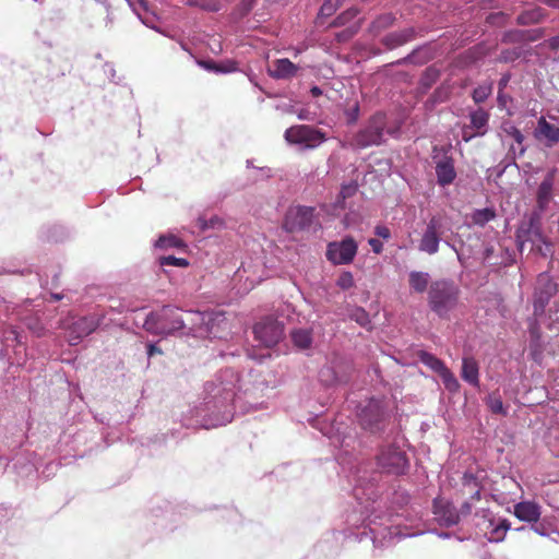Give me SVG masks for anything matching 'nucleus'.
<instances>
[{
  "instance_id": "obj_1",
  "label": "nucleus",
  "mask_w": 559,
  "mask_h": 559,
  "mask_svg": "<svg viewBox=\"0 0 559 559\" xmlns=\"http://www.w3.org/2000/svg\"><path fill=\"white\" fill-rule=\"evenodd\" d=\"M377 466L379 471L370 469L368 463H359L348 476L353 485V496L356 506L346 514V526L340 532L331 533L323 544L343 536L344 539L364 542L370 539L374 549H384L402 538L417 536L414 532H404L400 523L393 520L381 509L379 498L378 481L381 474L400 476L404 475L409 467L406 453L395 444L382 447L377 455Z\"/></svg>"
},
{
  "instance_id": "obj_2",
  "label": "nucleus",
  "mask_w": 559,
  "mask_h": 559,
  "mask_svg": "<svg viewBox=\"0 0 559 559\" xmlns=\"http://www.w3.org/2000/svg\"><path fill=\"white\" fill-rule=\"evenodd\" d=\"M238 373L226 368L204 385V394L188 412L190 424L204 429L229 424L235 416Z\"/></svg>"
},
{
  "instance_id": "obj_3",
  "label": "nucleus",
  "mask_w": 559,
  "mask_h": 559,
  "mask_svg": "<svg viewBox=\"0 0 559 559\" xmlns=\"http://www.w3.org/2000/svg\"><path fill=\"white\" fill-rule=\"evenodd\" d=\"M459 299L460 288L453 281L440 278L430 283L428 307L440 319H450L459 305Z\"/></svg>"
},
{
  "instance_id": "obj_4",
  "label": "nucleus",
  "mask_w": 559,
  "mask_h": 559,
  "mask_svg": "<svg viewBox=\"0 0 559 559\" xmlns=\"http://www.w3.org/2000/svg\"><path fill=\"white\" fill-rule=\"evenodd\" d=\"M144 329L155 335H169L186 329V320L179 310L173 306H164L162 309L146 316Z\"/></svg>"
},
{
  "instance_id": "obj_5",
  "label": "nucleus",
  "mask_w": 559,
  "mask_h": 559,
  "mask_svg": "<svg viewBox=\"0 0 559 559\" xmlns=\"http://www.w3.org/2000/svg\"><path fill=\"white\" fill-rule=\"evenodd\" d=\"M284 138L289 144L296 145L300 150H313L326 140L324 132L307 124L288 128L285 131Z\"/></svg>"
},
{
  "instance_id": "obj_6",
  "label": "nucleus",
  "mask_w": 559,
  "mask_h": 559,
  "mask_svg": "<svg viewBox=\"0 0 559 559\" xmlns=\"http://www.w3.org/2000/svg\"><path fill=\"white\" fill-rule=\"evenodd\" d=\"M385 116L376 114L368 123L354 138L355 145L365 148L372 145H380L384 141Z\"/></svg>"
},
{
  "instance_id": "obj_7",
  "label": "nucleus",
  "mask_w": 559,
  "mask_h": 559,
  "mask_svg": "<svg viewBox=\"0 0 559 559\" xmlns=\"http://www.w3.org/2000/svg\"><path fill=\"white\" fill-rule=\"evenodd\" d=\"M445 228L442 217L433 215L429 218L421 233L417 249L420 252L433 255L439 251L440 242L443 239Z\"/></svg>"
},
{
  "instance_id": "obj_8",
  "label": "nucleus",
  "mask_w": 559,
  "mask_h": 559,
  "mask_svg": "<svg viewBox=\"0 0 559 559\" xmlns=\"http://www.w3.org/2000/svg\"><path fill=\"white\" fill-rule=\"evenodd\" d=\"M358 250L357 241L346 236L340 241H331L326 246V259L334 265H346L354 261Z\"/></svg>"
},
{
  "instance_id": "obj_9",
  "label": "nucleus",
  "mask_w": 559,
  "mask_h": 559,
  "mask_svg": "<svg viewBox=\"0 0 559 559\" xmlns=\"http://www.w3.org/2000/svg\"><path fill=\"white\" fill-rule=\"evenodd\" d=\"M358 418L364 429L372 433L384 429L386 413L381 401L371 399L359 412Z\"/></svg>"
},
{
  "instance_id": "obj_10",
  "label": "nucleus",
  "mask_w": 559,
  "mask_h": 559,
  "mask_svg": "<svg viewBox=\"0 0 559 559\" xmlns=\"http://www.w3.org/2000/svg\"><path fill=\"white\" fill-rule=\"evenodd\" d=\"M417 357L421 364L440 376L444 388L449 392H459L461 388L459 380L441 359L426 350H419Z\"/></svg>"
},
{
  "instance_id": "obj_11",
  "label": "nucleus",
  "mask_w": 559,
  "mask_h": 559,
  "mask_svg": "<svg viewBox=\"0 0 559 559\" xmlns=\"http://www.w3.org/2000/svg\"><path fill=\"white\" fill-rule=\"evenodd\" d=\"M284 328L275 319L265 318L259 321L253 328V334L255 340L265 347H272L276 345L283 337Z\"/></svg>"
},
{
  "instance_id": "obj_12",
  "label": "nucleus",
  "mask_w": 559,
  "mask_h": 559,
  "mask_svg": "<svg viewBox=\"0 0 559 559\" xmlns=\"http://www.w3.org/2000/svg\"><path fill=\"white\" fill-rule=\"evenodd\" d=\"M314 218V207L298 205L290 207L284 218V228L289 231L308 229Z\"/></svg>"
},
{
  "instance_id": "obj_13",
  "label": "nucleus",
  "mask_w": 559,
  "mask_h": 559,
  "mask_svg": "<svg viewBox=\"0 0 559 559\" xmlns=\"http://www.w3.org/2000/svg\"><path fill=\"white\" fill-rule=\"evenodd\" d=\"M557 293V284L547 273L537 277V285L534 293V314L539 317L544 313L551 297Z\"/></svg>"
},
{
  "instance_id": "obj_14",
  "label": "nucleus",
  "mask_w": 559,
  "mask_h": 559,
  "mask_svg": "<svg viewBox=\"0 0 559 559\" xmlns=\"http://www.w3.org/2000/svg\"><path fill=\"white\" fill-rule=\"evenodd\" d=\"M515 238L520 251L523 250L526 242H531L534 246L537 245V242L546 243L540 229L539 219L536 215H532L528 219L521 223L516 229Z\"/></svg>"
},
{
  "instance_id": "obj_15",
  "label": "nucleus",
  "mask_w": 559,
  "mask_h": 559,
  "mask_svg": "<svg viewBox=\"0 0 559 559\" xmlns=\"http://www.w3.org/2000/svg\"><path fill=\"white\" fill-rule=\"evenodd\" d=\"M99 323V318L94 314L73 319L68 328V341L70 345H76L82 338L88 336L98 328Z\"/></svg>"
},
{
  "instance_id": "obj_16",
  "label": "nucleus",
  "mask_w": 559,
  "mask_h": 559,
  "mask_svg": "<svg viewBox=\"0 0 559 559\" xmlns=\"http://www.w3.org/2000/svg\"><path fill=\"white\" fill-rule=\"evenodd\" d=\"M489 114L483 108H478L469 114V124L462 129V138L465 142L475 136H483L488 131Z\"/></svg>"
},
{
  "instance_id": "obj_17",
  "label": "nucleus",
  "mask_w": 559,
  "mask_h": 559,
  "mask_svg": "<svg viewBox=\"0 0 559 559\" xmlns=\"http://www.w3.org/2000/svg\"><path fill=\"white\" fill-rule=\"evenodd\" d=\"M433 514L435 520L441 526L451 527L460 521V513L455 508L450 502L440 498L433 500Z\"/></svg>"
},
{
  "instance_id": "obj_18",
  "label": "nucleus",
  "mask_w": 559,
  "mask_h": 559,
  "mask_svg": "<svg viewBox=\"0 0 559 559\" xmlns=\"http://www.w3.org/2000/svg\"><path fill=\"white\" fill-rule=\"evenodd\" d=\"M437 182L441 187L451 185L456 178L454 159L452 156L444 154L436 160Z\"/></svg>"
},
{
  "instance_id": "obj_19",
  "label": "nucleus",
  "mask_w": 559,
  "mask_h": 559,
  "mask_svg": "<svg viewBox=\"0 0 559 559\" xmlns=\"http://www.w3.org/2000/svg\"><path fill=\"white\" fill-rule=\"evenodd\" d=\"M212 319L211 316L206 314V311H190L188 312L186 320V329L188 333L197 337L209 336L211 330L205 328L204 322H209Z\"/></svg>"
},
{
  "instance_id": "obj_20",
  "label": "nucleus",
  "mask_w": 559,
  "mask_h": 559,
  "mask_svg": "<svg viewBox=\"0 0 559 559\" xmlns=\"http://www.w3.org/2000/svg\"><path fill=\"white\" fill-rule=\"evenodd\" d=\"M337 368L334 364L321 368L319 372L320 381L326 386L347 383L349 380V366L346 365L342 371L337 370Z\"/></svg>"
},
{
  "instance_id": "obj_21",
  "label": "nucleus",
  "mask_w": 559,
  "mask_h": 559,
  "mask_svg": "<svg viewBox=\"0 0 559 559\" xmlns=\"http://www.w3.org/2000/svg\"><path fill=\"white\" fill-rule=\"evenodd\" d=\"M298 68L289 59L282 58L273 61L267 68V74L275 80H286L293 78Z\"/></svg>"
},
{
  "instance_id": "obj_22",
  "label": "nucleus",
  "mask_w": 559,
  "mask_h": 559,
  "mask_svg": "<svg viewBox=\"0 0 559 559\" xmlns=\"http://www.w3.org/2000/svg\"><path fill=\"white\" fill-rule=\"evenodd\" d=\"M43 316H44V313L39 314V312L37 311V312L27 314L22 318V321L24 322L26 328L37 337H41V336L46 335L48 332H50L51 330L62 326V325L53 326L50 323H45Z\"/></svg>"
},
{
  "instance_id": "obj_23",
  "label": "nucleus",
  "mask_w": 559,
  "mask_h": 559,
  "mask_svg": "<svg viewBox=\"0 0 559 559\" xmlns=\"http://www.w3.org/2000/svg\"><path fill=\"white\" fill-rule=\"evenodd\" d=\"M206 314L211 316L212 319L205 323V328L211 330L209 333V338H223L224 332L228 329L229 324L221 311H206Z\"/></svg>"
},
{
  "instance_id": "obj_24",
  "label": "nucleus",
  "mask_w": 559,
  "mask_h": 559,
  "mask_svg": "<svg viewBox=\"0 0 559 559\" xmlns=\"http://www.w3.org/2000/svg\"><path fill=\"white\" fill-rule=\"evenodd\" d=\"M535 136L539 140H546L547 145L552 146L559 142V128L542 117L537 122Z\"/></svg>"
},
{
  "instance_id": "obj_25",
  "label": "nucleus",
  "mask_w": 559,
  "mask_h": 559,
  "mask_svg": "<svg viewBox=\"0 0 559 559\" xmlns=\"http://www.w3.org/2000/svg\"><path fill=\"white\" fill-rule=\"evenodd\" d=\"M415 28L408 27L402 31L392 32L382 38V44L389 48L394 49L415 38Z\"/></svg>"
},
{
  "instance_id": "obj_26",
  "label": "nucleus",
  "mask_w": 559,
  "mask_h": 559,
  "mask_svg": "<svg viewBox=\"0 0 559 559\" xmlns=\"http://www.w3.org/2000/svg\"><path fill=\"white\" fill-rule=\"evenodd\" d=\"M461 377L468 384L475 388L479 386V366L475 358H463Z\"/></svg>"
},
{
  "instance_id": "obj_27",
  "label": "nucleus",
  "mask_w": 559,
  "mask_h": 559,
  "mask_svg": "<svg viewBox=\"0 0 559 559\" xmlns=\"http://www.w3.org/2000/svg\"><path fill=\"white\" fill-rule=\"evenodd\" d=\"M514 514L521 521L537 522L540 516V511L538 504L523 501L515 504Z\"/></svg>"
},
{
  "instance_id": "obj_28",
  "label": "nucleus",
  "mask_w": 559,
  "mask_h": 559,
  "mask_svg": "<svg viewBox=\"0 0 559 559\" xmlns=\"http://www.w3.org/2000/svg\"><path fill=\"white\" fill-rule=\"evenodd\" d=\"M2 344L7 349L13 347L15 355H17L20 353L17 348H22L25 344V336L17 328L10 325L3 331Z\"/></svg>"
},
{
  "instance_id": "obj_29",
  "label": "nucleus",
  "mask_w": 559,
  "mask_h": 559,
  "mask_svg": "<svg viewBox=\"0 0 559 559\" xmlns=\"http://www.w3.org/2000/svg\"><path fill=\"white\" fill-rule=\"evenodd\" d=\"M554 173H548L544 180L540 182L538 190H537V204L540 210L546 209L548 205L551 194H552V188H554Z\"/></svg>"
},
{
  "instance_id": "obj_30",
  "label": "nucleus",
  "mask_w": 559,
  "mask_h": 559,
  "mask_svg": "<svg viewBox=\"0 0 559 559\" xmlns=\"http://www.w3.org/2000/svg\"><path fill=\"white\" fill-rule=\"evenodd\" d=\"M430 275L428 272L411 271L408 274V284L413 292L423 294L429 289Z\"/></svg>"
},
{
  "instance_id": "obj_31",
  "label": "nucleus",
  "mask_w": 559,
  "mask_h": 559,
  "mask_svg": "<svg viewBox=\"0 0 559 559\" xmlns=\"http://www.w3.org/2000/svg\"><path fill=\"white\" fill-rule=\"evenodd\" d=\"M294 345L300 349H308L312 344V333L309 329H297L290 333Z\"/></svg>"
},
{
  "instance_id": "obj_32",
  "label": "nucleus",
  "mask_w": 559,
  "mask_h": 559,
  "mask_svg": "<svg viewBox=\"0 0 559 559\" xmlns=\"http://www.w3.org/2000/svg\"><path fill=\"white\" fill-rule=\"evenodd\" d=\"M545 16L544 10L540 8H533L520 13L516 22L520 25H531L539 23Z\"/></svg>"
},
{
  "instance_id": "obj_33",
  "label": "nucleus",
  "mask_w": 559,
  "mask_h": 559,
  "mask_svg": "<svg viewBox=\"0 0 559 559\" xmlns=\"http://www.w3.org/2000/svg\"><path fill=\"white\" fill-rule=\"evenodd\" d=\"M394 22L395 16L392 13L381 14L372 21V23L370 24V31L374 34H378L391 27L394 24Z\"/></svg>"
},
{
  "instance_id": "obj_34",
  "label": "nucleus",
  "mask_w": 559,
  "mask_h": 559,
  "mask_svg": "<svg viewBox=\"0 0 559 559\" xmlns=\"http://www.w3.org/2000/svg\"><path fill=\"white\" fill-rule=\"evenodd\" d=\"M495 217H496V212L493 209H490V207L475 210L471 215L473 224L480 226V227L485 226L488 222L492 221Z\"/></svg>"
},
{
  "instance_id": "obj_35",
  "label": "nucleus",
  "mask_w": 559,
  "mask_h": 559,
  "mask_svg": "<svg viewBox=\"0 0 559 559\" xmlns=\"http://www.w3.org/2000/svg\"><path fill=\"white\" fill-rule=\"evenodd\" d=\"M189 7H198L209 12H218L223 5L218 0H185Z\"/></svg>"
},
{
  "instance_id": "obj_36",
  "label": "nucleus",
  "mask_w": 559,
  "mask_h": 559,
  "mask_svg": "<svg viewBox=\"0 0 559 559\" xmlns=\"http://www.w3.org/2000/svg\"><path fill=\"white\" fill-rule=\"evenodd\" d=\"M486 405L493 414L506 416L508 414L507 408L503 405L501 396L497 393H491L486 399Z\"/></svg>"
},
{
  "instance_id": "obj_37",
  "label": "nucleus",
  "mask_w": 559,
  "mask_h": 559,
  "mask_svg": "<svg viewBox=\"0 0 559 559\" xmlns=\"http://www.w3.org/2000/svg\"><path fill=\"white\" fill-rule=\"evenodd\" d=\"M492 93V83L486 82L474 88L472 98L476 104L484 103Z\"/></svg>"
},
{
  "instance_id": "obj_38",
  "label": "nucleus",
  "mask_w": 559,
  "mask_h": 559,
  "mask_svg": "<svg viewBox=\"0 0 559 559\" xmlns=\"http://www.w3.org/2000/svg\"><path fill=\"white\" fill-rule=\"evenodd\" d=\"M155 247L159 249H168V248H182L185 247V243L181 239L174 235H164L160 236L155 241Z\"/></svg>"
},
{
  "instance_id": "obj_39",
  "label": "nucleus",
  "mask_w": 559,
  "mask_h": 559,
  "mask_svg": "<svg viewBox=\"0 0 559 559\" xmlns=\"http://www.w3.org/2000/svg\"><path fill=\"white\" fill-rule=\"evenodd\" d=\"M22 460H23L22 455H17L14 459V467L19 471L20 474L29 476V475H33L34 473H36L37 466H36V463L33 461V459H27L26 464H23Z\"/></svg>"
},
{
  "instance_id": "obj_40",
  "label": "nucleus",
  "mask_w": 559,
  "mask_h": 559,
  "mask_svg": "<svg viewBox=\"0 0 559 559\" xmlns=\"http://www.w3.org/2000/svg\"><path fill=\"white\" fill-rule=\"evenodd\" d=\"M323 435L326 436L333 444H338L340 447H348V437L344 436L343 432H341L340 428H336L334 431V426H332L328 431L322 430Z\"/></svg>"
},
{
  "instance_id": "obj_41",
  "label": "nucleus",
  "mask_w": 559,
  "mask_h": 559,
  "mask_svg": "<svg viewBox=\"0 0 559 559\" xmlns=\"http://www.w3.org/2000/svg\"><path fill=\"white\" fill-rule=\"evenodd\" d=\"M356 191H357V185L356 183L349 182V183L343 185L342 188H341V191L338 193V197H337V200H336V204L338 206L344 207L343 202L347 198L353 197L356 193Z\"/></svg>"
},
{
  "instance_id": "obj_42",
  "label": "nucleus",
  "mask_w": 559,
  "mask_h": 559,
  "mask_svg": "<svg viewBox=\"0 0 559 559\" xmlns=\"http://www.w3.org/2000/svg\"><path fill=\"white\" fill-rule=\"evenodd\" d=\"M343 0H325L320 8L319 17L331 16L342 4Z\"/></svg>"
},
{
  "instance_id": "obj_43",
  "label": "nucleus",
  "mask_w": 559,
  "mask_h": 559,
  "mask_svg": "<svg viewBox=\"0 0 559 559\" xmlns=\"http://www.w3.org/2000/svg\"><path fill=\"white\" fill-rule=\"evenodd\" d=\"M358 15V10L350 8L341 13L332 23L333 26H344Z\"/></svg>"
},
{
  "instance_id": "obj_44",
  "label": "nucleus",
  "mask_w": 559,
  "mask_h": 559,
  "mask_svg": "<svg viewBox=\"0 0 559 559\" xmlns=\"http://www.w3.org/2000/svg\"><path fill=\"white\" fill-rule=\"evenodd\" d=\"M159 264L162 266H178V267H186L188 266L189 262L183 258H177L175 255H164L159 258Z\"/></svg>"
},
{
  "instance_id": "obj_45",
  "label": "nucleus",
  "mask_w": 559,
  "mask_h": 559,
  "mask_svg": "<svg viewBox=\"0 0 559 559\" xmlns=\"http://www.w3.org/2000/svg\"><path fill=\"white\" fill-rule=\"evenodd\" d=\"M502 129H503V131L508 135L512 136L513 140L518 144H522L523 143L524 135L522 134V132L515 126H513L512 123L506 122V123H503Z\"/></svg>"
},
{
  "instance_id": "obj_46",
  "label": "nucleus",
  "mask_w": 559,
  "mask_h": 559,
  "mask_svg": "<svg viewBox=\"0 0 559 559\" xmlns=\"http://www.w3.org/2000/svg\"><path fill=\"white\" fill-rule=\"evenodd\" d=\"M336 285L344 290L352 288L354 286L353 274L348 271L341 273L336 281Z\"/></svg>"
},
{
  "instance_id": "obj_47",
  "label": "nucleus",
  "mask_w": 559,
  "mask_h": 559,
  "mask_svg": "<svg viewBox=\"0 0 559 559\" xmlns=\"http://www.w3.org/2000/svg\"><path fill=\"white\" fill-rule=\"evenodd\" d=\"M198 224L201 227V229H210V228H216L223 225V221L218 216H213L210 219H205L203 217H200L198 219Z\"/></svg>"
},
{
  "instance_id": "obj_48",
  "label": "nucleus",
  "mask_w": 559,
  "mask_h": 559,
  "mask_svg": "<svg viewBox=\"0 0 559 559\" xmlns=\"http://www.w3.org/2000/svg\"><path fill=\"white\" fill-rule=\"evenodd\" d=\"M438 75L439 71L437 69L428 68L421 78V84L426 87H429L432 83L436 82Z\"/></svg>"
},
{
  "instance_id": "obj_49",
  "label": "nucleus",
  "mask_w": 559,
  "mask_h": 559,
  "mask_svg": "<svg viewBox=\"0 0 559 559\" xmlns=\"http://www.w3.org/2000/svg\"><path fill=\"white\" fill-rule=\"evenodd\" d=\"M462 484L464 487L469 489L477 488L478 486H480L477 477L469 472L464 473L462 477Z\"/></svg>"
},
{
  "instance_id": "obj_50",
  "label": "nucleus",
  "mask_w": 559,
  "mask_h": 559,
  "mask_svg": "<svg viewBox=\"0 0 559 559\" xmlns=\"http://www.w3.org/2000/svg\"><path fill=\"white\" fill-rule=\"evenodd\" d=\"M353 319L361 326H366L370 322L368 313L361 308L355 310Z\"/></svg>"
},
{
  "instance_id": "obj_51",
  "label": "nucleus",
  "mask_w": 559,
  "mask_h": 559,
  "mask_svg": "<svg viewBox=\"0 0 559 559\" xmlns=\"http://www.w3.org/2000/svg\"><path fill=\"white\" fill-rule=\"evenodd\" d=\"M202 66L206 70L213 71V72H216V73H227V72H231V71L235 70V67H231V68H228V69H223L222 67H219L215 62H202Z\"/></svg>"
},
{
  "instance_id": "obj_52",
  "label": "nucleus",
  "mask_w": 559,
  "mask_h": 559,
  "mask_svg": "<svg viewBox=\"0 0 559 559\" xmlns=\"http://www.w3.org/2000/svg\"><path fill=\"white\" fill-rule=\"evenodd\" d=\"M509 525L506 520H502L492 531V533L496 535V539L499 540L502 538V536L508 531Z\"/></svg>"
},
{
  "instance_id": "obj_53",
  "label": "nucleus",
  "mask_w": 559,
  "mask_h": 559,
  "mask_svg": "<svg viewBox=\"0 0 559 559\" xmlns=\"http://www.w3.org/2000/svg\"><path fill=\"white\" fill-rule=\"evenodd\" d=\"M374 234H376L378 237H380V238H382V239H385V240H388V239L391 237V231H390V229H389L386 226H384V225H378V226H376V227H374Z\"/></svg>"
},
{
  "instance_id": "obj_54",
  "label": "nucleus",
  "mask_w": 559,
  "mask_h": 559,
  "mask_svg": "<svg viewBox=\"0 0 559 559\" xmlns=\"http://www.w3.org/2000/svg\"><path fill=\"white\" fill-rule=\"evenodd\" d=\"M371 250L376 254H380L383 251V242L377 238H370L368 240Z\"/></svg>"
},
{
  "instance_id": "obj_55",
  "label": "nucleus",
  "mask_w": 559,
  "mask_h": 559,
  "mask_svg": "<svg viewBox=\"0 0 559 559\" xmlns=\"http://www.w3.org/2000/svg\"><path fill=\"white\" fill-rule=\"evenodd\" d=\"M347 119L349 123L356 122L359 115V106L356 104L353 108H350L347 112Z\"/></svg>"
},
{
  "instance_id": "obj_56",
  "label": "nucleus",
  "mask_w": 559,
  "mask_h": 559,
  "mask_svg": "<svg viewBox=\"0 0 559 559\" xmlns=\"http://www.w3.org/2000/svg\"><path fill=\"white\" fill-rule=\"evenodd\" d=\"M133 10H134V12L138 14V16L140 17V20L142 21V23H143L144 25H146L147 27L153 28V29H155V31L159 32V31H158V28L153 24V17H150V16H143V15H141V13H139L135 9H133Z\"/></svg>"
},
{
  "instance_id": "obj_57",
  "label": "nucleus",
  "mask_w": 559,
  "mask_h": 559,
  "mask_svg": "<svg viewBox=\"0 0 559 559\" xmlns=\"http://www.w3.org/2000/svg\"><path fill=\"white\" fill-rule=\"evenodd\" d=\"M532 530L540 536H546L548 534V528L542 523L533 525Z\"/></svg>"
},
{
  "instance_id": "obj_58",
  "label": "nucleus",
  "mask_w": 559,
  "mask_h": 559,
  "mask_svg": "<svg viewBox=\"0 0 559 559\" xmlns=\"http://www.w3.org/2000/svg\"><path fill=\"white\" fill-rule=\"evenodd\" d=\"M146 354L148 358L153 357L155 354H162L160 348H158L155 344L150 343L146 346Z\"/></svg>"
},
{
  "instance_id": "obj_59",
  "label": "nucleus",
  "mask_w": 559,
  "mask_h": 559,
  "mask_svg": "<svg viewBox=\"0 0 559 559\" xmlns=\"http://www.w3.org/2000/svg\"><path fill=\"white\" fill-rule=\"evenodd\" d=\"M357 29H358V26L349 27V28L345 29L344 32H342L341 34H338V38L340 39L349 38L357 32Z\"/></svg>"
},
{
  "instance_id": "obj_60",
  "label": "nucleus",
  "mask_w": 559,
  "mask_h": 559,
  "mask_svg": "<svg viewBox=\"0 0 559 559\" xmlns=\"http://www.w3.org/2000/svg\"><path fill=\"white\" fill-rule=\"evenodd\" d=\"M255 0H242L241 2V9L243 11V14L248 13L254 4Z\"/></svg>"
},
{
  "instance_id": "obj_61",
  "label": "nucleus",
  "mask_w": 559,
  "mask_h": 559,
  "mask_svg": "<svg viewBox=\"0 0 559 559\" xmlns=\"http://www.w3.org/2000/svg\"><path fill=\"white\" fill-rule=\"evenodd\" d=\"M104 71L105 73L112 80L116 75V70L111 63H105L104 64Z\"/></svg>"
},
{
  "instance_id": "obj_62",
  "label": "nucleus",
  "mask_w": 559,
  "mask_h": 559,
  "mask_svg": "<svg viewBox=\"0 0 559 559\" xmlns=\"http://www.w3.org/2000/svg\"><path fill=\"white\" fill-rule=\"evenodd\" d=\"M548 46H549V48L555 49V50L559 49V35L549 38Z\"/></svg>"
},
{
  "instance_id": "obj_63",
  "label": "nucleus",
  "mask_w": 559,
  "mask_h": 559,
  "mask_svg": "<svg viewBox=\"0 0 559 559\" xmlns=\"http://www.w3.org/2000/svg\"><path fill=\"white\" fill-rule=\"evenodd\" d=\"M471 511H472V506H471V503H469V502H467V501H466V502H464V503L462 504V507H461V511H460L459 513H460V515H461V514H462V515H467V514H469V513H471Z\"/></svg>"
},
{
  "instance_id": "obj_64",
  "label": "nucleus",
  "mask_w": 559,
  "mask_h": 559,
  "mask_svg": "<svg viewBox=\"0 0 559 559\" xmlns=\"http://www.w3.org/2000/svg\"><path fill=\"white\" fill-rule=\"evenodd\" d=\"M545 3L548 7H551V8H555V9H559V0H545Z\"/></svg>"
}]
</instances>
